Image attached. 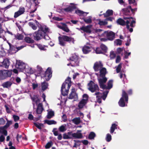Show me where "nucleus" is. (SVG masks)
Here are the masks:
<instances>
[{"label": "nucleus", "mask_w": 149, "mask_h": 149, "mask_svg": "<svg viewBox=\"0 0 149 149\" xmlns=\"http://www.w3.org/2000/svg\"><path fill=\"white\" fill-rule=\"evenodd\" d=\"M39 29L33 33L34 39L36 41L39 40L43 38L49 40V37L47 35V33L49 32V29L45 25L38 26Z\"/></svg>", "instance_id": "nucleus-1"}, {"label": "nucleus", "mask_w": 149, "mask_h": 149, "mask_svg": "<svg viewBox=\"0 0 149 149\" xmlns=\"http://www.w3.org/2000/svg\"><path fill=\"white\" fill-rule=\"evenodd\" d=\"M10 64L13 68L15 66V68L20 72H23L26 69V64L20 60H17L14 59L13 60L10 61Z\"/></svg>", "instance_id": "nucleus-2"}, {"label": "nucleus", "mask_w": 149, "mask_h": 149, "mask_svg": "<svg viewBox=\"0 0 149 149\" xmlns=\"http://www.w3.org/2000/svg\"><path fill=\"white\" fill-rule=\"evenodd\" d=\"M123 19L120 18L118 19L116 22L118 25L123 26L126 25V28L127 29H129L130 25L129 24L130 23L131 19H133L132 17H123Z\"/></svg>", "instance_id": "nucleus-3"}, {"label": "nucleus", "mask_w": 149, "mask_h": 149, "mask_svg": "<svg viewBox=\"0 0 149 149\" xmlns=\"http://www.w3.org/2000/svg\"><path fill=\"white\" fill-rule=\"evenodd\" d=\"M59 44L61 46H65L66 42L70 43L72 42H74V39L73 38L66 36L63 35L58 37Z\"/></svg>", "instance_id": "nucleus-4"}, {"label": "nucleus", "mask_w": 149, "mask_h": 149, "mask_svg": "<svg viewBox=\"0 0 149 149\" xmlns=\"http://www.w3.org/2000/svg\"><path fill=\"white\" fill-rule=\"evenodd\" d=\"M80 60L81 58L78 56L74 54L70 56L68 60L70 61L72 63L73 65L76 67L79 66Z\"/></svg>", "instance_id": "nucleus-5"}, {"label": "nucleus", "mask_w": 149, "mask_h": 149, "mask_svg": "<svg viewBox=\"0 0 149 149\" xmlns=\"http://www.w3.org/2000/svg\"><path fill=\"white\" fill-rule=\"evenodd\" d=\"M88 86L89 87L88 90L92 93L99 91V88L98 85L97 84H95L93 81H91L88 83Z\"/></svg>", "instance_id": "nucleus-6"}, {"label": "nucleus", "mask_w": 149, "mask_h": 149, "mask_svg": "<svg viewBox=\"0 0 149 149\" xmlns=\"http://www.w3.org/2000/svg\"><path fill=\"white\" fill-rule=\"evenodd\" d=\"M101 37H106L108 40L112 41L115 38V33L112 31H105L100 35Z\"/></svg>", "instance_id": "nucleus-7"}, {"label": "nucleus", "mask_w": 149, "mask_h": 149, "mask_svg": "<svg viewBox=\"0 0 149 149\" xmlns=\"http://www.w3.org/2000/svg\"><path fill=\"white\" fill-rule=\"evenodd\" d=\"M52 73L51 68L48 67L41 77L46 81H49L52 77Z\"/></svg>", "instance_id": "nucleus-8"}, {"label": "nucleus", "mask_w": 149, "mask_h": 149, "mask_svg": "<svg viewBox=\"0 0 149 149\" xmlns=\"http://www.w3.org/2000/svg\"><path fill=\"white\" fill-rule=\"evenodd\" d=\"M131 6H128L127 7L123 8L122 10L123 14L128 17H132L133 16V13L131 11Z\"/></svg>", "instance_id": "nucleus-9"}, {"label": "nucleus", "mask_w": 149, "mask_h": 149, "mask_svg": "<svg viewBox=\"0 0 149 149\" xmlns=\"http://www.w3.org/2000/svg\"><path fill=\"white\" fill-rule=\"evenodd\" d=\"M102 78L98 79L100 88L103 89L106 88V85L104 84L107 81V78L106 77H101Z\"/></svg>", "instance_id": "nucleus-10"}, {"label": "nucleus", "mask_w": 149, "mask_h": 149, "mask_svg": "<svg viewBox=\"0 0 149 149\" xmlns=\"http://www.w3.org/2000/svg\"><path fill=\"white\" fill-rule=\"evenodd\" d=\"M103 64L101 61H97L94 63L93 68L95 72H98L103 68Z\"/></svg>", "instance_id": "nucleus-11"}, {"label": "nucleus", "mask_w": 149, "mask_h": 149, "mask_svg": "<svg viewBox=\"0 0 149 149\" xmlns=\"http://www.w3.org/2000/svg\"><path fill=\"white\" fill-rule=\"evenodd\" d=\"M9 71L8 70H0V79H3L8 76Z\"/></svg>", "instance_id": "nucleus-12"}, {"label": "nucleus", "mask_w": 149, "mask_h": 149, "mask_svg": "<svg viewBox=\"0 0 149 149\" xmlns=\"http://www.w3.org/2000/svg\"><path fill=\"white\" fill-rule=\"evenodd\" d=\"M70 5L73 6H69L68 7L63 9V10L67 13H71L74 9L76 8V7L73 3H70Z\"/></svg>", "instance_id": "nucleus-13"}, {"label": "nucleus", "mask_w": 149, "mask_h": 149, "mask_svg": "<svg viewBox=\"0 0 149 149\" xmlns=\"http://www.w3.org/2000/svg\"><path fill=\"white\" fill-rule=\"evenodd\" d=\"M25 11V9L23 7H20L19 8V10L15 13L14 17L15 18H17L19 15L24 13Z\"/></svg>", "instance_id": "nucleus-14"}, {"label": "nucleus", "mask_w": 149, "mask_h": 149, "mask_svg": "<svg viewBox=\"0 0 149 149\" xmlns=\"http://www.w3.org/2000/svg\"><path fill=\"white\" fill-rule=\"evenodd\" d=\"M91 26L89 25L87 26H83L80 28V29L87 33H91L92 32L91 29Z\"/></svg>", "instance_id": "nucleus-15"}, {"label": "nucleus", "mask_w": 149, "mask_h": 149, "mask_svg": "<svg viewBox=\"0 0 149 149\" xmlns=\"http://www.w3.org/2000/svg\"><path fill=\"white\" fill-rule=\"evenodd\" d=\"M61 24L62 25L58 26V27L66 32H69L70 30L68 27L67 25L64 23H62Z\"/></svg>", "instance_id": "nucleus-16"}, {"label": "nucleus", "mask_w": 149, "mask_h": 149, "mask_svg": "<svg viewBox=\"0 0 149 149\" xmlns=\"http://www.w3.org/2000/svg\"><path fill=\"white\" fill-rule=\"evenodd\" d=\"M92 47L85 45L82 48V51L84 54H87L91 51Z\"/></svg>", "instance_id": "nucleus-17"}, {"label": "nucleus", "mask_w": 149, "mask_h": 149, "mask_svg": "<svg viewBox=\"0 0 149 149\" xmlns=\"http://www.w3.org/2000/svg\"><path fill=\"white\" fill-rule=\"evenodd\" d=\"M99 71H100V77H105V75L107 73V69L103 67Z\"/></svg>", "instance_id": "nucleus-18"}, {"label": "nucleus", "mask_w": 149, "mask_h": 149, "mask_svg": "<svg viewBox=\"0 0 149 149\" xmlns=\"http://www.w3.org/2000/svg\"><path fill=\"white\" fill-rule=\"evenodd\" d=\"M43 108L42 103H39L36 109V113L38 114H41L43 110Z\"/></svg>", "instance_id": "nucleus-19"}, {"label": "nucleus", "mask_w": 149, "mask_h": 149, "mask_svg": "<svg viewBox=\"0 0 149 149\" xmlns=\"http://www.w3.org/2000/svg\"><path fill=\"white\" fill-rule=\"evenodd\" d=\"M48 83L45 81H44L42 82L41 83V86L42 91L43 92L45 91L48 88Z\"/></svg>", "instance_id": "nucleus-20"}, {"label": "nucleus", "mask_w": 149, "mask_h": 149, "mask_svg": "<svg viewBox=\"0 0 149 149\" xmlns=\"http://www.w3.org/2000/svg\"><path fill=\"white\" fill-rule=\"evenodd\" d=\"M113 14V11L111 10H108L105 13H104L103 15L104 17H107L109 16L112 15Z\"/></svg>", "instance_id": "nucleus-21"}, {"label": "nucleus", "mask_w": 149, "mask_h": 149, "mask_svg": "<svg viewBox=\"0 0 149 149\" xmlns=\"http://www.w3.org/2000/svg\"><path fill=\"white\" fill-rule=\"evenodd\" d=\"M87 102L85 101L84 99H82L79 102L78 107L79 109L82 108L87 103Z\"/></svg>", "instance_id": "nucleus-22"}, {"label": "nucleus", "mask_w": 149, "mask_h": 149, "mask_svg": "<svg viewBox=\"0 0 149 149\" xmlns=\"http://www.w3.org/2000/svg\"><path fill=\"white\" fill-rule=\"evenodd\" d=\"M92 17L91 16H89L86 18L83 17L82 19L84 20V22L86 24H90L92 22Z\"/></svg>", "instance_id": "nucleus-23"}, {"label": "nucleus", "mask_w": 149, "mask_h": 149, "mask_svg": "<svg viewBox=\"0 0 149 149\" xmlns=\"http://www.w3.org/2000/svg\"><path fill=\"white\" fill-rule=\"evenodd\" d=\"M17 52L16 48L10 43V54H13Z\"/></svg>", "instance_id": "nucleus-24"}, {"label": "nucleus", "mask_w": 149, "mask_h": 149, "mask_svg": "<svg viewBox=\"0 0 149 149\" xmlns=\"http://www.w3.org/2000/svg\"><path fill=\"white\" fill-rule=\"evenodd\" d=\"M73 137L75 139H82L83 138V135L81 133H73L72 134Z\"/></svg>", "instance_id": "nucleus-25"}, {"label": "nucleus", "mask_w": 149, "mask_h": 149, "mask_svg": "<svg viewBox=\"0 0 149 149\" xmlns=\"http://www.w3.org/2000/svg\"><path fill=\"white\" fill-rule=\"evenodd\" d=\"M75 13L76 14L79 16H81L83 14H84V15L86 16L89 13L84 12L82 10H81L78 9L76 10L75 11Z\"/></svg>", "instance_id": "nucleus-26"}, {"label": "nucleus", "mask_w": 149, "mask_h": 149, "mask_svg": "<svg viewBox=\"0 0 149 149\" xmlns=\"http://www.w3.org/2000/svg\"><path fill=\"white\" fill-rule=\"evenodd\" d=\"M123 99H125V102H127L128 100V96L127 94L124 90L122 91V97Z\"/></svg>", "instance_id": "nucleus-27"}, {"label": "nucleus", "mask_w": 149, "mask_h": 149, "mask_svg": "<svg viewBox=\"0 0 149 149\" xmlns=\"http://www.w3.org/2000/svg\"><path fill=\"white\" fill-rule=\"evenodd\" d=\"M24 40L26 42L28 43H33L34 42V40L31 38L29 37H25Z\"/></svg>", "instance_id": "nucleus-28"}, {"label": "nucleus", "mask_w": 149, "mask_h": 149, "mask_svg": "<svg viewBox=\"0 0 149 149\" xmlns=\"http://www.w3.org/2000/svg\"><path fill=\"white\" fill-rule=\"evenodd\" d=\"M73 122L76 125H78L81 122L80 118L79 117L75 118L72 120Z\"/></svg>", "instance_id": "nucleus-29"}, {"label": "nucleus", "mask_w": 149, "mask_h": 149, "mask_svg": "<svg viewBox=\"0 0 149 149\" xmlns=\"http://www.w3.org/2000/svg\"><path fill=\"white\" fill-rule=\"evenodd\" d=\"M118 125L115 123L113 124L110 128V132L111 134L113 133L115 130L117 129Z\"/></svg>", "instance_id": "nucleus-30"}, {"label": "nucleus", "mask_w": 149, "mask_h": 149, "mask_svg": "<svg viewBox=\"0 0 149 149\" xmlns=\"http://www.w3.org/2000/svg\"><path fill=\"white\" fill-rule=\"evenodd\" d=\"M113 80H110L109 81L107 84V86L106 85V88L105 89H109L111 88L113 86Z\"/></svg>", "instance_id": "nucleus-31"}, {"label": "nucleus", "mask_w": 149, "mask_h": 149, "mask_svg": "<svg viewBox=\"0 0 149 149\" xmlns=\"http://www.w3.org/2000/svg\"><path fill=\"white\" fill-rule=\"evenodd\" d=\"M38 47L41 50H43L45 51L46 50V47H47V46L42 45L41 44H39L37 45Z\"/></svg>", "instance_id": "nucleus-32"}, {"label": "nucleus", "mask_w": 149, "mask_h": 149, "mask_svg": "<svg viewBox=\"0 0 149 149\" xmlns=\"http://www.w3.org/2000/svg\"><path fill=\"white\" fill-rule=\"evenodd\" d=\"M3 65L6 68H8L9 65V63L8 60L5 59L2 62Z\"/></svg>", "instance_id": "nucleus-33"}, {"label": "nucleus", "mask_w": 149, "mask_h": 149, "mask_svg": "<svg viewBox=\"0 0 149 149\" xmlns=\"http://www.w3.org/2000/svg\"><path fill=\"white\" fill-rule=\"evenodd\" d=\"M33 124L35 126L40 130H41L42 127H44V126L43 124L41 123H34Z\"/></svg>", "instance_id": "nucleus-34"}, {"label": "nucleus", "mask_w": 149, "mask_h": 149, "mask_svg": "<svg viewBox=\"0 0 149 149\" xmlns=\"http://www.w3.org/2000/svg\"><path fill=\"white\" fill-rule=\"evenodd\" d=\"M118 104L121 107H124L125 106V103L123 98H121Z\"/></svg>", "instance_id": "nucleus-35"}, {"label": "nucleus", "mask_w": 149, "mask_h": 149, "mask_svg": "<svg viewBox=\"0 0 149 149\" xmlns=\"http://www.w3.org/2000/svg\"><path fill=\"white\" fill-rule=\"evenodd\" d=\"M45 123L49 125L52 124H56V121L54 120H45Z\"/></svg>", "instance_id": "nucleus-36"}, {"label": "nucleus", "mask_w": 149, "mask_h": 149, "mask_svg": "<svg viewBox=\"0 0 149 149\" xmlns=\"http://www.w3.org/2000/svg\"><path fill=\"white\" fill-rule=\"evenodd\" d=\"M4 127H0V134H3L6 136L7 135V132L5 129Z\"/></svg>", "instance_id": "nucleus-37"}, {"label": "nucleus", "mask_w": 149, "mask_h": 149, "mask_svg": "<svg viewBox=\"0 0 149 149\" xmlns=\"http://www.w3.org/2000/svg\"><path fill=\"white\" fill-rule=\"evenodd\" d=\"M100 47L102 51L104 52H107V48L105 45L102 44L100 45Z\"/></svg>", "instance_id": "nucleus-38"}, {"label": "nucleus", "mask_w": 149, "mask_h": 149, "mask_svg": "<svg viewBox=\"0 0 149 149\" xmlns=\"http://www.w3.org/2000/svg\"><path fill=\"white\" fill-rule=\"evenodd\" d=\"M54 116V112L52 111H50L48 112L47 116V118L48 119H50Z\"/></svg>", "instance_id": "nucleus-39"}, {"label": "nucleus", "mask_w": 149, "mask_h": 149, "mask_svg": "<svg viewBox=\"0 0 149 149\" xmlns=\"http://www.w3.org/2000/svg\"><path fill=\"white\" fill-rule=\"evenodd\" d=\"M74 141L75 142L78 143L79 142H82L84 145H87L88 144V140H82L81 141L79 140H74Z\"/></svg>", "instance_id": "nucleus-40"}, {"label": "nucleus", "mask_w": 149, "mask_h": 149, "mask_svg": "<svg viewBox=\"0 0 149 149\" xmlns=\"http://www.w3.org/2000/svg\"><path fill=\"white\" fill-rule=\"evenodd\" d=\"M108 92H109V91H104L102 95V96H101V98L104 100H105L106 97H107Z\"/></svg>", "instance_id": "nucleus-41"}, {"label": "nucleus", "mask_w": 149, "mask_h": 149, "mask_svg": "<svg viewBox=\"0 0 149 149\" xmlns=\"http://www.w3.org/2000/svg\"><path fill=\"white\" fill-rule=\"evenodd\" d=\"M95 136V134L94 132H91L89 135L88 138L90 139H93Z\"/></svg>", "instance_id": "nucleus-42"}, {"label": "nucleus", "mask_w": 149, "mask_h": 149, "mask_svg": "<svg viewBox=\"0 0 149 149\" xmlns=\"http://www.w3.org/2000/svg\"><path fill=\"white\" fill-rule=\"evenodd\" d=\"M96 53L97 54H102L103 52L101 48L100 47H97L96 48L95 50Z\"/></svg>", "instance_id": "nucleus-43"}, {"label": "nucleus", "mask_w": 149, "mask_h": 149, "mask_svg": "<svg viewBox=\"0 0 149 149\" xmlns=\"http://www.w3.org/2000/svg\"><path fill=\"white\" fill-rule=\"evenodd\" d=\"M116 56V54L114 53L113 51H111L110 53V57L111 60L113 59Z\"/></svg>", "instance_id": "nucleus-44"}, {"label": "nucleus", "mask_w": 149, "mask_h": 149, "mask_svg": "<svg viewBox=\"0 0 149 149\" xmlns=\"http://www.w3.org/2000/svg\"><path fill=\"white\" fill-rule=\"evenodd\" d=\"M122 63H120L118 66L116 68V72L117 73L120 72L121 71L122 68Z\"/></svg>", "instance_id": "nucleus-45"}, {"label": "nucleus", "mask_w": 149, "mask_h": 149, "mask_svg": "<svg viewBox=\"0 0 149 149\" xmlns=\"http://www.w3.org/2000/svg\"><path fill=\"white\" fill-rule=\"evenodd\" d=\"M75 93L73 91H72L70 94L69 98L70 99H72L75 97Z\"/></svg>", "instance_id": "nucleus-46"}, {"label": "nucleus", "mask_w": 149, "mask_h": 149, "mask_svg": "<svg viewBox=\"0 0 149 149\" xmlns=\"http://www.w3.org/2000/svg\"><path fill=\"white\" fill-rule=\"evenodd\" d=\"M106 139L107 142H109L111 141V136L110 134L108 133L107 134Z\"/></svg>", "instance_id": "nucleus-47"}, {"label": "nucleus", "mask_w": 149, "mask_h": 149, "mask_svg": "<svg viewBox=\"0 0 149 149\" xmlns=\"http://www.w3.org/2000/svg\"><path fill=\"white\" fill-rule=\"evenodd\" d=\"M29 25L34 30H36L37 28V27L32 22H29Z\"/></svg>", "instance_id": "nucleus-48"}, {"label": "nucleus", "mask_w": 149, "mask_h": 149, "mask_svg": "<svg viewBox=\"0 0 149 149\" xmlns=\"http://www.w3.org/2000/svg\"><path fill=\"white\" fill-rule=\"evenodd\" d=\"M108 22L105 21H101L100 19L99 20L98 24L100 25H105L107 24Z\"/></svg>", "instance_id": "nucleus-49"}, {"label": "nucleus", "mask_w": 149, "mask_h": 149, "mask_svg": "<svg viewBox=\"0 0 149 149\" xmlns=\"http://www.w3.org/2000/svg\"><path fill=\"white\" fill-rule=\"evenodd\" d=\"M15 37L17 39L22 40L24 38V36L21 34H18L15 36Z\"/></svg>", "instance_id": "nucleus-50"}, {"label": "nucleus", "mask_w": 149, "mask_h": 149, "mask_svg": "<svg viewBox=\"0 0 149 149\" xmlns=\"http://www.w3.org/2000/svg\"><path fill=\"white\" fill-rule=\"evenodd\" d=\"M82 97L83 99H84L85 101L87 102L89 98L88 95L86 94H84L83 95Z\"/></svg>", "instance_id": "nucleus-51"}, {"label": "nucleus", "mask_w": 149, "mask_h": 149, "mask_svg": "<svg viewBox=\"0 0 149 149\" xmlns=\"http://www.w3.org/2000/svg\"><path fill=\"white\" fill-rule=\"evenodd\" d=\"M13 117L15 122H17L19 119V117L17 115H13Z\"/></svg>", "instance_id": "nucleus-52"}, {"label": "nucleus", "mask_w": 149, "mask_h": 149, "mask_svg": "<svg viewBox=\"0 0 149 149\" xmlns=\"http://www.w3.org/2000/svg\"><path fill=\"white\" fill-rule=\"evenodd\" d=\"M61 93L62 95L64 96H67L68 95L69 90H65L64 91H63V90L62 91H61Z\"/></svg>", "instance_id": "nucleus-53"}, {"label": "nucleus", "mask_w": 149, "mask_h": 149, "mask_svg": "<svg viewBox=\"0 0 149 149\" xmlns=\"http://www.w3.org/2000/svg\"><path fill=\"white\" fill-rule=\"evenodd\" d=\"M12 72L15 74H18V71L16 69H14L13 70H10V77H11V76L12 74Z\"/></svg>", "instance_id": "nucleus-54"}, {"label": "nucleus", "mask_w": 149, "mask_h": 149, "mask_svg": "<svg viewBox=\"0 0 149 149\" xmlns=\"http://www.w3.org/2000/svg\"><path fill=\"white\" fill-rule=\"evenodd\" d=\"M52 145V141L48 142L46 145L45 148L47 149L49 148Z\"/></svg>", "instance_id": "nucleus-55"}, {"label": "nucleus", "mask_w": 149, "mask_h": 149, "mask_svg": "<svg viewBox=\"0 0 149 149\" xmlns=\"http://www.w3.org/2000/svg\"><path fill=\"white\" fill-rule=\"evenodd\" d=\"M59 131L61 132H64L66 130L65 126L62 125L59 128Z\"/></svg>", "instance_id": "nucleus-56"}, {"label": "nucleus", "mask_w": 149, "mask_h": 149, "mask_svg": "<svg viewBox=\"0 0 149 149\" xmlns=\"http://www.w3.org/2000/svg\"><path fill=\"white\" fill-rule=\"evenodd\" d=\"M2 86L4 88H8L9 86V82L7 81L4 83L2 84Z\"/></svg>", "instance_id": "nucleus-57"}, {"label": "nucleus", "mask_w": 149, "mask_h": 149, "mask_svg": "<svg viewBox=\"0 0 149 149\" xmlns=\"http://www.w3.org/2000/svg\"><path fill=\"white\" fill-rule=\"evenodd\" d=\"M63 138L64 139H72V138L69 137L68 134L64 133L63 135Z\"/></svg>", "instance_id": "nucleus-58"}, {"label": "nucleus", "mask_w": 149, "mask_h": 149, "mask_svg": "<svg viewBox=\"0 0 149 149\" xmlns=\"http://www.w3.org/2000/svg\"><path fill=\"white\" fill-rule=\"evenodd\" d=\"M125 56L124 57V58L127 59L128 58V56L131 54V52L127 53L126 51L125 52Z\"/></svg>", "instance_id": "nucleus-59"}, {"label": "nucleus", "mask_w": 149, "mask_h": 149, "mask_svg": "<svg viewBox=\"0 0 149 149\" xmlns=\"http://www.w3.org/2000/svg\"><path fill=\"white\" fill-rule=\"evenodd\" d=\"M128 39L127 40V42L125 43V45L127 46H128L130 44V41L131 39L130 38V37L129 36H127Z\"/></svg>", "instance_id": "nucleus-60"}, {"label": "nucleus", "mask_w": 149, "mask_h": 149, "mask_svg": "<svg viewBox=\"0 0 149 149\" xmlns=\"http://www.w3.org/2000/svg\"><path fill=\"white\" fill-rule=\"evenodd\" d=\"M37 70L39 73H41L43 71V69L39 65H38L37 66Z\"/></svg>", "instance_id": "nucleus-61"}, {"label": "nucleus", "mask_w": 149, "mask_h": 149, "mask_svg": "<svg viewBox=\"0 0 149 149\" xmlns=\"http://www.w3.org/2000/svg\"><path fill=\"white\" fill-rule=\"evenodd\" d=\"M135 23L136 21L135 20H132L131 21L130 24V26L132 27H135Z\"/></svg>", "instance_id": "nucleus-62"}, {"label": "nucleus", "mask_w": 149, "mask_h": 149, "mask_svg": "<svg viewBox=\"0 0 149 149\" xmlns=\"http://www.w3.org/2000/svg\"><path fill=\"white\" fill-rule=\"evenodd\" d=\"M57 129L56 128H54L52 130V132L54 133V135L55 136H57L58 135V131H56L55 130H56Z\"/></svg>", "instance_id": "nucleus-63"}, {"label": "nucleus", "mask_w": 149, "mask_h": 149, "mask_svg": "<svg viewBox=\"0 0 149 149\" xmlns=\"http://www.w3.org/2000/svg\"><path fill=\"white\" fill-rule=\"evenodd\" d=\"M117 45H121L122 44V41L119 39H117L116 40Z\"/></svg>", "instance_id": "nucleus-64"}]
</instances>
